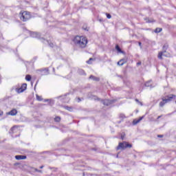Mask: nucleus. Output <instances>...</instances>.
Listing matches in <instances>:
<instances>
[{
	"label": "nucleus",
	"mask_w": 176,
	"mask_h": 176,
	"mask_svg": "<svg viewBox=\"0 0 176 176\" xmlns=\"http://www.w3.org/2000/svg\"><path fill=\"white\" fill-rule=\"evenodd\" d=\"M74 42L76 46L81 48L86 47V45H87V38L86 37L76 36Z\"/></svg>",
	"instance_id": "obj_1"
},
{
	"label": "nucleus",
	"mask_w": 176,
	"mask_h": 176,
	"mask_svg": "<svg viewBox=\"0 0 176 176\" xmlns=\"http://www.w3.org/2000/svg\"><path fill=\"white\" fill-rule=\"evenodd\" d=\"M19 17L22 21H28L31 19V14L28 11H23L19 13Z\"/></svg>",
	"instance_id": "obj_2"
},
{
	"label": "nucleus",
	"mask_w": 176,
	"mask_h": 176,
	"mask_svg": "<svg viewBox=\"0 0 176 176\" xmlns=\"http://www.w3.org/2000/svg\"><path fill=\"white\" fill-rule=\"evenodd\" d=\"M131 146H133V145L129 144V142H120L117 146V151H119L120 149H127V148H131Z\"/></svg>",
	"instance_id": "obj_3"
},
{
	"label": "nucleus",
	"mask_w": 176,
	"mask_h": 176,
	"mask_svg": "<svg viewBox=\"0 0 176 176\" xmlns=\"http://www.w3.org/2000/svg\"><path fill=\"white\" fill-rule=\"evenodd\" d=\"M174 97H175V95H170L168 96L167 99H162V101L160 103V107H164V104H166L168 101H171L172 98H174Z\"/></svg>",
	"instance_id": "obj_4"
},
{
	"label": "nucleus",
	"mask_w": 176,
	"mask_h": 176,
	"mask_svg": "<svg viewBox=\"0 0 176 176\" xmlns=\"http://www.w3.org/2000/svg\"><path fill=\"white\" fill-rule=\"evenodd\" d=\"M163 56H164L165 57H170V54H167L166 50L158 53V58H160V60L163 58Z\"/></svg>",
	"instance_id": "obj_5"
},
{
	"label": "nucleus",
	"mask_w": 176,
	"mask_h": 176,
	"mask_svg": "<svg viewBox=\"0 0 176 176\" xmlns=\"http://www.w3.org/2000/svg\"><path fill=\"white\" fill-rule=\"evenodd\" d=\"M116 102V100H109L106 99V100H103V104L108 106V105H111V104H113V102Z\"/></svg>",
	"instance_id": "obj_6"
},
{
	"label": "nucleus",
	"mask_w": 176,
	"mask_h": 176,
	"mask_svg": "<svg viewBox=\"0 0 176 176\" xmlns=\"http://www.w3.org/2000/svg\"><path fill=\"white\" fill-rule=\"evenodd\" d=\"M127 63V59L126 58H122L121 60H120L118 62V65H123L124 64H126Z\"/></svg>",
	"instance_id": "obj_7"
},
{
	"label": "nucleus",
	"mask_w": 176,
	"mask_h": 176,
	"mask_svg": "<svg viewBox=\"0 0 176 176\" xmlns=\"http://www.w3.org/2000/svg\"><path fill=\"white\" fill-rule=\"evenodd\" d=\"M15 159L16 160H24L25 159H27V156H25V155H16Z\"/></svg>",
	"instance_id": "obj_8"
},
{
	"label": "nucleus",
	"mask_w": 176,
	"mask_h": 176,
	"mask_svg": "<svg viewBox=\"0 0 176 176\" xmlns=\"http://www.w3.org/2000/svg\"><path fill=\"white\" fill-rule=\"evenodd\" d=\"M9 115H11L12 116H14L15 115H17V110L12 109L11 111L9 112Z\"/></svg>",
	"instance_id": "obj_9"
},
{
	"label": "nucleus",
	"mask_w": 176,
	"mask_h": 176,
	"mask_svg": "<svg viewBox=\"0 0 176 176\" xmlns=\"http://www.w3.org/2000/svg\"><path fill=\"white\" fill-rule=\"evenodd\" d=\"M32 38H39V34H37L36 32H33L30 34Z\"/></svg>",
	"instance_id": "obj_10"
},
{
	"label": "nucleus",
	"mask_w": 176,
	"mask_h": 176,
	"mask_svg": "<svg viewBox=\"0 0 176 176\" xmlns=\"http://www.w3.org/2000/svg\"><path fill=\"white\" fill-rule=\"evenodd\" d=\"M144 119V116L140 117L138 120H133V124H138V123H140L141 120Z\"/></svg>",
	"instance_id": "obj_11"
},
{
	"label": "nucleus",
	"mask_w": 176,
	"mask_h": 176,
	"mask_svg": "<svg viewBox=\"0 0 176 176\" xmlns=\"http://www.w3.org/2000/svg\"><path fill=\"white\" fill-rule=\"evenodd\" d=\"M11 132L13 133H17V131H19V128H17V126H13L12 128H11L10 129Z\"/></svg>",
	"instance_id": "obj_12"
},
{
	"label": "nucleus",
	"mask_w": 176,
	"mask_h": 176,
	"mask_svg": "<svg viewBox=\"0 0 176 176\" xmlns=\"http://www.w3.org/2000/svg\"><path fill=\"white\" fill-rule=\"evenodd\" d=\"M89 79H92L93 80H96V82H98L100 80V78L96 77L94 76H90Z\"/></svg>",
	"instance_id": "obj_13"
},
{
	"label": "nucleus",
	"mask_w": 176,
	"mask_h": 176,
	"mask_svg": "<svg viewBox=\"0 0 176 176\" xmlns=\"http://www.w3.org/2000/svg\"><path fill=\"white\" fill-rule=\"evenodd\" d=\"M162 31H163V29L162 28H157L154 32H155L156 34H159V32H162Z\"/></svg>",
	"instance_id": "obj_14"
},
{
	"label": "nucleus",
	"mask_w": 176,
	"mask_h": 176,
	"mask_svg": "<svg viewBox=\"0 0 176 176\" xmlns=\"http://www.w3.org/2000/svg\"><path fill=\"white\" fill-rule=\"evenodd\" d=\"M116 50H117L119 53H123V52L122 51V50L120 49V47H119V45H116Z\"/></svg>",
	"instance_id": "obj_15"
},
{
	"label": "nucleus",
	"mask_w": 176,
	"mask_h": 176,
	"mask_svg": "<svg viewBox=\"0 0 176 176\" xmlns=\"http://www.w3.org/2000/svg\"><path fill=\"white\" fill-rule=\"evenodd\" d=\"M78 73L80 74V75H85V71L83 69H79L78 70Z\"/></svg>",
	"instance_id": "obj_16"
},
{
	"label": "nucleus",
	"mask_w": 176,
	"mask_h": 176,
	"mask_svg": "<svg viewBox=\"0 0 176 176\" xmlns=\"http://www.w3.org/2000/svg\"><path fill=\"white\" fill-rule=\"evenodd\" d=\"M17 93H23V91H24V89L23 88H19L18 89H16Z\"/></svg>",
	"instance_id": "obj_17"
},
{
	"label": "nucleus",
	"mask_w": 176,
	"mask_h": 176,
	"mask_svg": "<svg viewBox=\"0 0 176 176\" xmlns=\"http://www.w3.org/2000/svg\"><path fill=\"white\" fill-rule=\"evenodd\" d=\"M36 100L38 101H42V96H40L39 95H36Z\"/></svg>",
	"instance_id": "obj_18"
},
{
	"label": "nucleus",
	"mask_w": 176,
	"mask_h": 176,
	"mask_svg": "<svg viewBox=\"0 0 176 176\" xmlns=\"http://www.w3.org/2000/svg\"><path fill=\"white\" fill-rule=\"evenodd\" d=\"M25 80L30 82V80H31V76L30 75H27L25 76Z\"/></svg>",
	"instance_id": "obj_19"
},
{
	"label": "nucleus",
	"mask_w": 176,
	"mask_h": 176,
	"mask_svg": "<svg viewBox=\"0 0 176 176\" xmlns=\"http://www.w3.org/2000/svg\"><path fill=\"white\" fill-rule=\"evenodd\" d=\"M21 88L25 90L27 89V84H23Z\"/></svg>",
	"instance_id": "obj_20"
},
{
	"label": "nucleus",
	"mask_w": 176,
	"mask_h": 176,
	"mask_svg": "<svg viewBox=\"0 0 176 176\" xmlns=\"http://www.w3.org/2000/svg\"><path fill=\"white\" fill-rule=\"evenodd\" d=\"M55 122H60L61 120V118L60 117H56L54 118Z\"/></svg>",
	"instance_id": "obj_21"
},
{
	"label": "nucleus",
	"mask_w": 176,
	"mask_h": 176,
	"mask_svg": "<svg viewBox=\"0 0 176 176\" xmlns=\"http://www.w3.org/2000/svg\"><path fill=\"white\" fill-rule=\"evenodd\" d=\"M106 16L107 19H111L112 17V16H111V14H108V13L106 14Z\"/></svg>",
	"instance_id": "obj_22"
},
{
	"label": "nucleus",
	"mask_w": 176,
	"mask_h": 176,
	"mask_svg": "<svg viewBox=\"0 0 176 176\" xmlns=\"http://www.w3.org/2000/svg\"><path fill=\"white\" fill-rule=\"evenodd\" d=\"M91 60H93V58H90L89 60L87 61V64H91V63H90Z\"/></svg>",
	"instance_id": "obj_23"
},
{
	"label": "nucleus",
	"mask_w": 176,
	"mask_h": 176,
	"mask_svg": "<svg viewBox=\"0 0 176 176\" xmlns=\"http://www.w3.org/2000/svg\"><path fill=\"white\" fill-rule=\"evenodd\" d=\"M125 134L124 133H122V135H121V140H124V137H125Z\"/></svg>",
	"instance_id": "obj_24"
},
{
	"label": "nucleus",
	"mask_w": 176,
	"mask_h": 176,
	"mask_svg": "<svg viewBox=\"0 0 176 176\" xmlns=\"http://www.w3.org/2000/svg\"><path fill=\"white\" fill-rule=\"evenodd\" d=\"M135 101H136V102H138V104L142 105V102H140V100H138V99H135Z\"/></svg>",
	"instance_id": "obj_25"
},
{
	"label": "nucleus",
	"mask_w": 176,
	"mask_h": 176,
	"mask_svg": "<svg viewBox=\"0 0 176 176\" xmlns=\"http://www.w3.org/2000/svg\"><path fill=\"white\" fill-rule=\"evenodd\" d=\"M120 117L122 118V119H124V118H126V116H124V114H120Z\"/></svg>",
	"instance_id": "obj_26"
},
{
	"label": "nucleus",
	"mask_w": 176,
	"mask_h": 176,
	"mask_svg": "<svg viewBox=\"0 0 176 176\" xmlns=\"http://www.w3.org/2000/svg\"><path fill=\"white\" fill-rule=\"evenodd\" d=\"M49 45L50 47H53L54 46V44H53L52 43H50Z\"/></svg>",
	"instance_id": "obj_27"
},
{
	"label": "nucleus",
	"mask_w": 176,
	"mask_h": 176,
	"mask_svg": "<svg viewBox=\"0 0 176 176\" xmlns=\"http://www.w3.org/2000/svg\"><path fill=\"white\" fill-rule=\"evenodd\" d=\"M153 21H153V20H148V21H147V23H153Z\"/></svg>",
	"instance_id": "obj_28"
},
{
	"label": "nucleus",
	"mask_w": 176,
	"mask_h": 176,
	"mask_svg": "<svg viewBox=\"0 0 176 176\" xmlns=\"http://www.w3.org/2000/svg\"><path fill=\"white\" fill-rule=\"evenodd\" d=\"M157 137H158L159 138H162L163 135H158Z\"/></svg>",
	"instance_id": "obj_29"
},
{
	"label": "nucleus",
	"mask_w": 176,
	"mask_h": 176,
	"mask_svg": "<svg viewBox=\"0 0 176 176\" xmlns=\"http://www.w3.org/2000/svg\"><path fill=\"white\" fill-rule=\"evenodd\" d=\"M66 109H67L68 111H71V107H66Z\"/></svg>",
	"instance_id": "obj_30"
},
{
	"label": "nucleus",
	"mask_w": 176,
	"mask_h": 176,
	"mask_svg": "<svg viewBox=\"0 0 176 176\" xmlns=\"http://www.w3.org/2000/svg\"><path fill=\"white\" fill-rule=\"evenodd\" d=\"M139 46L142 48V46L141 45V42H139Z\"/></svg>",
	"instance_id": "obj_31"
},
{
	"label": "nucleus",
	"mask_w": 176,
	"mask_h": 176,
	"mask_svg": "<svg viewBox=\"0 0 176 176\" xmlns=\"http://www.w3.org/2000/svg\"><path fill=\"white\" fill-rule=\"evenodd\" d=\"M1 115H3V111H0V116H1Z\"/></svg>",
	"instance_id": "obj_32"
},
{
	"label": "nucleus",
	"mask_w": 176,
	"mask_h": 176,
	"mask_svg": "<svg viewBox=\"0 0 176 176\" xmlns=\"http://www.w3.org/2000/svg\"><path fill=\"white\" fill-rule=\"evenodd\" d=\"M138 65H141V62H138Z\"/></svg>",
	"instance_id": "obj_33"
},
{
	"label": "nucleus",
	"mask_w": 176,
	"mask_h": 176,
	"mask_svg": "<svg viewBox=\"0 0 176 176\" xmlns=\"http://www.w3.org/2000/svg\"><path fill=\"white\" fill-rule=\"evenodd\" d=\"M34 170H35V171H36L37 173L39 171V170H38L37 168H35Z\"/></svg>",
	"instance_id": "obj_34"
},
{
	"label": "nucleus",
	"mask_w": 176,
	"mask_h": 176,
	"mask_svg": "<svg viewBox=\"0 0 176 176\" xmlns=\"http://www.w3.org/2000/svg\"><path fill=\"white\" fill-rule=\"evenodd\" d=\"M38 173H42V170H38Z\"/></svg>",
	"instance_id": "obj_35"
},
{
	"label": "nucleus",
	"mask_w": 176,
	"mask_h": 176,
	"mask_svg": "<svg viewBox=\"0 0 176 176\" xmlns=\"http://www.w3.org/2000/svg\"><path fill=\"white\" fill-rule=\"evenodd\" d=\"M160 118H162V116H158V117H157V119H160Z\"/></svg>",
	"instance_id": "obj_36"
},
{
	"label": "nucleus",
	"mask_w": 176,
	"mask_h": 176,
	"mask_svg": "<svg viewBox=\"0 0 176 176\" xmlns=\"http://www.w3.org/2000/svg\"><path fill=\"white\" fill-rule=\"evenodd\" d=\"M40 168H43V166H40Z\"/></svg>",
	"instance_id": "obj_37"
},
{
	"label": "nucleus",
	"mask_w": 176,
	"mask_h": 176,
	"mask_svg": "<svg viewBox=\"0 0 176 176\" xmlns=\"http://www.w3.org/2000/svg\"><path fill=\"white\" fill-rule=\"evenodd\" d=\"M94 100H97V97H96V96H95V98H94Z\"/></svg>",
	"instance_id": "obj_38"
},
{
	"label": "nucleus",
	"mask_w": 176,
	"mask_h": 176,
	"mask_svg": "<svg viewBox=\"0 0 176 176\" xmlns=\"http://www.w3.org/2000/svg\"><path fill=\"white\" fill-rule=\"evenodd\" d=\"M146 86H148V82L146 83Z\"/></svg>",
	"instance_id": "obj_39"
},
{
	"label": "nucleus",
	"mask_w": 176,
	"mask_h": 176,
	"mask_svg": "<svg viewBox=\"0 0 176 176\" xmlns=\"http://www.w3.org/2000/svg\"><path fill=\"white\" fill-rule=\"evenodd\" d=\"M118 156H119V155H116V157H118Z\"/></svg>",
	"instance_id": "obj_40"
},
{
	"label": "nucleus",
	"mask_w": 176,
	"mask_h": 176,
	"mask_svg": "<svg viewBox=\"0 0 176 176\" xmlns=\"http://www.w3.org/2000/svg\"><path fill=\"white\" fill-rule=\"evenodd\" d=\"M78 100L80 101V98H78Z\"/></svg>",
	"instance_id": "obj_41"
},
{
	"label": "nucleus",
	"mask_w": 176,
	"mask_h": 176,
	"mask_svg": "<svg viewBox=\"0 0 176 176\" xmlns=\"http://www.w3.org/2000/svg\"><path fill=\"white\" fill-rule=\"evenodd\" d=\"M47 72H49V70H47Z\"/></svg>",
	"instance_id": "obj_42"
},
{
	"label": "nucleus",
	"mask_w": 176,
	"mask_h": 176,
	"mask_svg": "<svg viewBox=\"0 0 176 176\" xmlns=\"http://www.w3.org/2000/svg\"><path fill=\"white\" fill-rule=\"evenodd\" d=\"M45 101H49V100H46Z\"/></svg>",
	"instance_id": "obj_43"
}]
</instances>
